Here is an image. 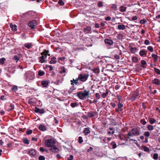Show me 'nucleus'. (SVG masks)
I'll return each mask as SVG.
<instances>
[{
    "instance_id": "e2e57ef3",
    "label": "nucleus",
    "mask_w": 160,
    "mask_h": 160,
    "mask_svg": "<svg viewBox=\"0 0 160 160\" xmlns=\"http://www.w3.org/2000/svg\"><path fill=\"white\" fill-rule=\"evenodd\" d=\"M60 83V80L59 79H58L56 81V82H55V83L57 84V85H59Z\"/></svg>"
},
{
    "instance_id": "ddd939ff",
    "label": "nucleus",
    "mask_w": 160,
    "mask_h": 160,
    "mask_svg": "<svg viewBox=\"0 0 160 160\" xmlns=\"http://www.w3.org/2000/svg\"><path fill=\"white\" fill-rule=\"evenodd\" d=\"M104 42L106 44H107L110 45H112L113 43L112 40L108 39H105Z\"/></svg>"
},
{
    "instance_id": "72a5a7b5",
    "label": "nucleus",
    "mask_w": 160,
    "mask_h": 160,
    "mask_svg": "<svg viewBox=\"0 0 160 160\" xmlns=\"http://www.w3.org/2000/svg\"><path fill=\"white\" fill-rule=\"evenodd\" d=\"M147 128L149 130L152 131L153 129V127L152 125H148L147 126Z\"/></svg>"
},
{
    "instance_id": "37998d69",
    "label": "nucleus",
    "mask_w": 160,
    "mask_h": 160,
    "mask_svg": "<svg viewBox=\"0 0 160 160\" xmlns=\"http://www.w3.org/2000/svg\"><path fill=\"white\" fill-rule=\"evenodd\" d=\"M144 135L147 137H149L150 135V132L148 131H146L144 133Z\"/></svg>"
},
{
    "instance_id": "79ce46f5",
    "label": "nucleus",
    "mask_w": 160,
    "mask_h": 160,
    "mask_svg": "<svg viewBox=\"0 0 160 160\" xmlns=\"http://www.w3.org/2000/svg\"><path fill=\"white\" fill-rule=\"evenodd\" d=\"M66 72V68L63 67H62L61 68V70L60 71V73H65Z\"/></svg>"
},
{
    "instance_id": "393cba45",
    "label": "nucleus",
    "mask_w": 160,
    "mask_h": 160,
    "mask_svg": "<svg viewBox=\"0 0 160 160\" xmlns=\"http://www.w3.org/2000/svg\"><path fill=\"white\" fill-rule=\"evenodd\" d=\"M141 63L142 64V67L143 68H146V67L145 65L147 64L146 62L144 60H142Z\"/></svg>"
},
{
    "instance_id": "9d476101",
    "label": "nucleus",
    "mask_w": 160,
    "mask_h": 160,
    "mask_svg": "<svg viewBox=\"0 0 160 160\" xmlns=\"http://www.w3.org/2000/svg\"><path fill=\"white\" fill-rule=\"evenodd\" d=\"M83 31L85 34L91 33L90 32L91 31V28L89 26H87L83 29Z\"/></svg>"
},
{
    "instance_id": "bb28decb",
    "label": "nucleus",
    "mask_w": 160,
    "mask_h": 160,
    "mask_svg": "<svg viewBox=\"0 0 160 160\" xmlns=\"http://www.w3.org/2000/svg\"><path fill=\"white\" fill-rule=\"evenodd\" d=\"M24 46L25 47L29 49L31 47H32V44L31 43H26L24 44Z\"/></svg>"
},
{
    "instance_id": "774afa93",
    "label": "nucleus",
    "mask_w": 160,
    "mask_h": 160,
    "mask_svg": "<svg viewBox=\"0 0 160 160\" xmlns=\"http://www.w3.org/2000/svg\"><path fill=\"white\" fill-rule=\"evenodd\" d=\"M26 36V34L24 33H23L22 34H21V36L22 37V38L23 39L24 38V39H25L26 38H25Z\"/></svg>"
},
{
    "instance_id": "f03ea898",
    "label": "nucleus",
    "mask_w": 160,
    "mask_h": 160,
    "mask_svg": "<svg viewBox=\"0 0 160 160\" xmlns=\"http://www.w3.org/2000/svg\"><path fill=\"white\" fill-rule=\"evenodd\" d=\"M55 142L52 139H48L45 141V145L48 147H52L55 145Z\"/></svg>"
},
{
    "instance_id": "b1692460",
    "label": "nucleus",
    "mask_w": 160,
    "mask_h": 160,
    "mask_svg": "<svg viewBox=\"0 0 160 160\" xmlns=\"http://www.w3.org/2000/svg\"><path fill=\"white\" fill-rule=\"evenodd\" d=\"M118 107L119 109V110L120 111H122V108L123 106V105L122 104L120 103L119 102L118 104Z\"/></svg>"
},
{
    "instance_id": "052dcab7",
    "label": "nucleus",
    "mask_w": 160,
    "mask_h": 160,
    "mask_svg": "<svg viewBox=\"0 0 160 160\" xmlns=\"http://www.w3.org/2000/svg\"><path fill=\"white\" fill-rule=\"evenodd\" d=\"M98 6L99 7H102L103 6V4L102 2H99L98 3Z\"/></svg>"
},
{
    "instance_id": "0eeeda50",
    "label": "nucleus",
    "mask_w": 160,
    "mask_h": 160,
    "mask_svg": "<svg viewBox=\"0 0 160 160\" xmlns=\"http://www.w3.org/2000/svg\"><path fill=\"white\" fill-rule=\"evenodd\" d=\"M35 112L36 113H38L40 114L44 113L45 111L44 109L43 108L40 109L37 107L35 108V110H34Z\"/></svg>"
},
{
    "instance_id": "6ab92c4d",
    "label": "nucleus",
    "mask_w": 160,
    "mask_h": 160,
    "mask_svg": "<svg viewBox=\"0 0 160 160\" xmlns=\"http://www.w3.org/2000/svg\"><path fill=\"white\" fill-rule=\"evenodd\" d=\"M79 80L78 79V78H77L76 79L74 80V79H73V80H71V84L72 85H74V84H78V81Z\"/></svg>"
},
{
    "instance_id": "c9c22d12",
    "label": "nucleus",
    "mask_w": 160,
    "mask_h": 160,
    "mask_svg": "<svg viewBox=\"0 0 160 160\" xmlns=\"http://www.w3.org/2000/svg\"><path fill=\"white\" fill-rule=\"evenodd\" d=\"M147 22V20L145 19H143L140 20L139 22L142 24H145Z\"/></svg>"
},
{
    "instance_id": "4d7b16f0",
    "label": "nucleus",
    "mask_w": 160,
    "mask_h": 160,
    "mask_svg": "<svg viewBox=\"0 0 160 160\" xmlns=\"http://www.w3.org/2000/svg\"><path fill=\"white\" fill-rule=\"evenodd\" d=\"M144 43L146 45H148L150 44L149 41L147 39H146L145 40Z\"/></svg>"
},
{
    "instance_id": "2f4dec72",
    "label": "nucleus",
    "mask_w": 160,
    "mask_h": 160,
    "mask_svg": "<svg viewBox=\"0 0 160 160\" xmlns=\"http://www.w3.org/2000/svg\"><path fill=\"white\" fill-rule=\"evenodd\" d=\"M126 7L122 6L120 7V11L121 12H124L126 11Z\"/></svg>"
},
{
    "instance_id": "a19ab883",
    "label": "nucleus",
    "mask_w": 160,
    "mask_h": 160,
    "mask_svg": "<svg viewBox=\"0 0 160 160\" xmlns=\"http://www.w3.org/2000/svg\"><path fill=\"white\" fill-rule=\"evenodd\" d=\"M78 141L79 143L81 144L83 142V140L82 137L80 136L78 137Z\"/></svg>"
},
{
    "instance_id": "39448f33",
    "label": "nucleus",
    "mask_w": 160,
    "mask_h": 160,
    "mask_svg": "<svg viewBox=\"0 0 160 160\" xmlns=\"http://www.w3.org/2000/svg\"><path fill=\"white\" fill-rule=\"evenodd\" d=\"M132 134L134 136H137L140 135L139 130L137 128H134L132 129Z\"/></svg>"
},
{
    "instance_id": "e433bc0d",
    "label": "nucleus",
    "mask_w": 160,
    "mask_h": 160,
    "mask_svg": "<svg viewBox=\"0 0 160 160\" xmlns=\"http://www.w3.org/2000/svg\"><path fill=\"white\" fill-rule=\"evenodd\" d=\"M93 71L94 73H98L100 72L99 69L98 68H96L93 69Z\"/></svg>"
},
{
    "instance_id": "680f3d73",
    "label": "nucleus",
    "mask_w": 160,
    "mask_h": 160,
    "mask_svg": "<svg viewBox=\"0 0 160 160\" xmlns=\"http://www.w3.org/2000/svg\"><path fill=\"white\" fill-rule=\"evenodd\" d=\"M137 17L136 16H134L131 18V19L132 20H137Z\"/></svg>"
},
{
    "instance_id": "f704fd0d",
    "label": "nucleus",
    "mask_w": 160,
    "mask_h": 160,
    "mask_svg": "<svg viewBox=\"0 0 160 160\" xmlns=\"http://www.w3.org/2000/svg\"><path fill=\"white\" fill-rule=\"evenodd\" d=\"M142 148L143 149L144 151L145 152H149V149L146 146H143Z\"/></svg>"
},
{
    "instance_id": "423d86ee",
    "label": "nucleus",
    "mask_w": 160,
    "mask_h": 160,
    "mask_svg": "<svg viewBox=\"0 0 160 160\" xmlns=\"http://www.w3.org/2000/svg\"><path fill=\"white\" fill-rule=\"evenodd\" d=\"M28 154L32 158H34L36 154V152L35 149H32L28 151Z\"/></svg>"
},
{
    "instance_id": "69168bd1",
    "label": "nucleus",
    "mask_w": 160,
    "mask_h": 160,
    "mask_svg": "<svg viewBox=\"0 0 160 160\" xmlns=\"http://www.w3.org/2000/svg\"><path fill=\"white\" fill-rule=\"evenodd\" d=\"M111 19V18L110 17H107L105 18V20L107 21H109Z\"/></svg>"
},
{
    "instance_id": "4c0bfd02",
    "label": "nucleus",
    "mask_w": 160,
    "mask_h": 160,
    "mask_svg": "<svg viewBox=\"0 0 160 160\" xmlns=\"http://www.w3.org/2000/svg\"><path fill=\"white\" fill-rule=\"evenodd\" d=\"M32 131L31 130H30L29 129H28L26 132V133L27 135H30L32 133Z\"/></svg>"
},
{
    "instance_id": "4be33fe9",
    "label": "nucleus",
    "mask_w": 160,
    "mask_h": 160,
    "mask_svg": "<svg viewBox=\"0 0 160 160\" xmlns=\"http://www.w3.org/2000/svg\"><path fill=\"white\" fill-rule=\"evenodd\" d=\"M152 57L153 59V61L155 62H156L158 59V56L156 54H152Z\"/></svg>"
},
{
    "instance_id": "5701e85b",
    "label": "nucleus",
    "mask_w": 160,
    "mask_h": 160,
    "mask_svg": "<svg viewBox=\"0 0 160 160\" xmlns=\"http://www.w3.org/2000/svg\"><path fill=\"white\" fill-rule=\"evenodd\" d=\"M118 28L119 30H125L126 28L125 26L123 24L118 25Z\"/></svg>"
},
{
    "instance_id": "6e6d98bb",
    "label": "nucleus",
    "mask_w": 160,
    "mask_h": 160,
    "mask_svg": "<svg viewBox=\"0 0 160 160\" xmlns=\"http://www.w3.org/2000/svg\"><path fill=\"white\" fill-rule=\"evenodd\" d=\"M95 97L97 99H98L100 98V95L98 93H97L95 94Z\"/></svg>"
},
{
    "instance_id": "20e7f679",
    "label": "nucleus",
    "mask_w": 160,
    "mask_h": 160,
    "mask_svg": "<svg viewBox=\"0 0 160 160\" xmlns=\"http://www.w3.org/2000/svg\"><path fill=\"white\" fill-rule=\"evenodd\" d=\"M88 75L81 74L79 75L78 78L79 80H80L81 81L84 82L88 79Z\"/></svg>"
},
{
    "instance_id": "473e14b6",
    "label": "nucleus",
    "mask_w": 160,
    "mask_h": 160,
    "mask_svg": "<svg viewBox=\"0 0 160 160\" xmlns=\"http://www.w3.org/2000/svg\"><path fill=\"white\" fill-rule=\"evenodd\" d=\"M45 74V72L43 71H42L41 70H39L38 72V75L39 76H42Z\"/></svg>"
},
{
    "instance_id": "f3484780",
    "label": "nucleus",
    "mask_w": 160,
    "mask_h": 160,
    "mask_svg": "<svg viewBox=\"0 0 160 160\" xmlns=\"http://www.w3.org/2000/svg\"><path fill=\"white\" fill-rule=\"evenodd\" d=\"M38 128L40 130L42 131H44L46 130V128L45 126L43 125H40Z\"/></svg>"
},
{
    "instance_id": "1a4fd4ad",
    "label": "nucleus",
    "mask_w": 160,
    "mask_h": 160,
    "mask_svg": "<svg viewBox=\"0 0 160 160\" xmlns=\"http://www.w3.org/2000/svg\"><path fill=\"white\" fill-rule=\"evenodd\" d=\"M36 22L35 20H33L32 21L30 22L28 24V25L29 27L31 28V29H34L36 25Z\"/></svg>"
},
{
    "instance_id": "f8f14e48",
    "label": "nucleus",
    "mask_w": 160,
    "mask_h": 160,
    "mask_svg": "<svg viewBox=\"0 0 160 160\" xmlns=\"http://www.w3.org/2000/svg\"><path fill=\"white\" fill-rule=\"evenodd\" d=\"M49 52L48 51H47L45 50L43 52L41 53V54L42 55V57H44V59L45 60L47 58V56L48 54V53Z\"/></svg>"
},
{
    "instance_id": "2eb2a0df",
    "label": "nucleus",
    "mask_w": 160,
    "mask_h": 160,
    "mask_svg": "<svg viewBox=\"0 0 160 160\" xmlns=\"http://www.w3.org/2000/svg\"><path fill=\"white\" fill-rule=\"evenodd\" d=\"M83 132L85 135H87L90 133L91 131L90 130L89 128H86L84 129Z\"/></svg>"
},
{
    "instance_id": "58836bf2",
    "label": "nucleus",
    "mask_w": 160,
    "mask_h": 160,
    "mask_svg": "<svg viewBox=\"0 0 160 160\" xmlns=\"http://www.w3.org/2000/svg\"><path fill=\"white\" fill-rule=\"evenodd\" d=\"M12 90L13 92H15L18 89V87L16 86H14L12 88Z\"/></svg>"
},
{
    "instance_id": "f257e3e1",
    "label": "nucleus",
    "mask_w": 160,
    "mask_h": 160,
    "mask_svg": "<svg viewBox=\"0 0 160 160\" xmlns=\"http://www.w3.org/2000/svg\"><path fill=\"white\" fill-rule=\"evenodd\" d=\"M89 91L85 89L83 91H80L77 93V96L81 100H83L86 97L89 98Z\"/></svg>"
},
{
    "instance_id": "ea45409f",
    "label": "nucleus",
    "mask_w": 160,
    "mask_h": 160,
    "mask_svg": "<svg viewBox=\"0 0 160 160\" xmlns=\"http://www.w3.org/2000/svg\"><path fill=\"white\" fill-rule=\"evenodd\" d=\"M155 72L158 74H160V70L156 68H154Z\"/></svg>"
},
{
    "instance_id": "8fccbe9b",
    "label": "nucleus",
    "mask_w": 160,
    "mask_h": 160,
    "mask_svg": "<svg viewBox=\"0 0 160 160\" xmlns=\"http://www.w3.org/2000/svg\"><path fill=\"white\" fill-rule=\"evenodd\" d=\"M13 60H15L16 61V62H17L18 61H19L20 59V58L17 55L14 56L13 58Z\"/></svg>"
},
{
    "instance_id": "bf43d9fd",
    "label": "nucleus",
    "mask_w": 160,
    "mask_h": 160,
    "mask_svg": "<svg viewBox=\"0 0 160 160\" xmlns=\"http://www.w3.org/2000/svg\"><path fill=\"white\" fill-rule=\"evenodd\" d=\"M137 50V48H132L131 49V51L132 53L135 52Z\"/></svg>"
},
{
    "instance_id": "de8ad7c7",
    "label": "nucleus",
    "mask_w": 160,
    "mask_h": 160,
    "mask_svg": "<svg viewBox=\"0 0 160 160\" xmlns=\"http://www.w3.org/2000/svg\"><path fill=\"white\" fill-rule=\"evenodd\" d=\"M138 96V94H134L132 96V98L133 100H135Z\"/></svg>"
},
{
    "instance_id": "aec40b11",
    "label": "nucleus",
    "mask_w": 160,
    "mask_h": 160,
    "mask_svg": "<svg viewBox=\"0 0 160 160\" xmlns=\"http://www.w3.org/2000/svg\"><path fill=\"white\" fill-rule=\"evenodd\" d=\"M109 93L108 90H106L105 92L103 93L101 95V96L103 98H106V96L108 95Z\"/></svg>"
},
{
    "instance_id": "49530a36",
    "label": "nucleus",
    "mask_w": 160,
    "mask_h": 160,
    "mask_svg": "<svg viewBox=\"0 0 160 160\" xmlns=\"http://www.w3.org/2000/svg\"><path fill=\"white\" fill-rule=\"evenodd\" d=\"M77 105V103L76 102L72 103L70 104L72 108H75Z\"/></svg>"
},
{
    "instance_id": "a878e982",
    "label": "nucleus",
    "mask_w": 160,
    "mask_h": 160,
    "mask_svg": "<svg viewBox=\"0 0 160 160\" xmlns=\"http://www.w3.org/2000/svg\"><path fill=\"white\" fill-rule=\"evenodd\" d=\"M149 122L151 124H153L156 122V120L154 118H148Z\"/></svg>"
},
{
    "instance_id": "c03bdc74",
    "label": "nucleus",
    "mask_w": 160,
    "mask_h": 160,
    "mask_svg": "<svg viewBox=\"0 0 160 160\" xmlns=\"http://www.w3.org/2000/svg\"><path fill=\"white\" fill-rule=\"evenodd\" d=\"M158 158V155L157 153H154L153 155V158L154 160H157Z\"/></svg>"
},
{
    "instance_id": "3c124183",
    "label": "nucleus",
    "mask_w": 160,
    "mask_h": 160,
    "mask_svg": "<svg viewBox=\"0 0 160 160\" xmlns=\"http://www.w3.org/2000/svg\"><path fill=\"white\" fill-rule=\"evenodd\" d=\"M140 122L143 125H145L147 123V122L144 119H141L140 121Z\"/></svg>"
},
{
    "instance_id": "a18cd8bd",
    "label": "nucleus",
    "mask_w": 160,
    "mask_h": 160,
    "mask_svg": "<svg viewBox=\"0 0 160 160\" xmlns=\"http://www.w3.org/2000/svg\"><path fill=\"white\" fill-rule=\"evenodd\" d=\"M111 8L114 9L115 10H117L118 9H117V5L116 4H112Z\"/></svg>"
},
{
    "instance_id": "603ef678",
    "label": "nucleus",
    "mask_w": 160,
    "mask_h": 160,
    "mask_svg": "<svg viewBox=\"0 0 160 160\" xmlns=\"http://www.w3.org/2000/svg\"><path fill=\"white\" fill-rule=\"evenodd\" d=\"M58 3L61 6H63L64 4V3L62 0H59L58 1Z\"/></svg>"
},
{
    "instance_id": "338daca9",
    "label": "nucleus",
    "mask_w": 160,
    "mask_h": 160,
    "mask_svg": "<svg viewBox=\"0 0 160 160\" xmlns=\"http://www.w3.org/2000/svg\"><path fill=\"white\" fill-rule=\"evenodd\" d=\"M73 156L72 155H70L69 158H68L67 160H72L73 159Z\"/></svg>"
},
{
    "instance_id": "412c9836",
    "label": "nucleus",
    "mask_w": 160,
    "mask_h": 160,
    "mask_svg": "<svg viewBox=\"0 0 160 160\" xmlns=\"http://www.w3.org/2000/svg\"><path fill=\"white\" fill-rule=\"evenodd\" d=\"M146 54L147 52L143 50H141L139 52V54L141 56H146Z\"/></svg>"
},
{
    "instance_id": "cd10ccee",
    "label": "nucleus",
    "mask_w": 160,
    "mask_h": 160,
    "mask_svg": "<svg viewBox=\"0 0 160 160\" xmlns=\"http://www.w3.org/2000/svg\"><path fill=\"white\" fill-rule=\"evenodd\" d=\"M39 62L41 63H43L45 62L43 57H40L39 58Z\"/></svg>"
},
{
    "instance_id": "09e8293b",
    "label": "nucleus",
    "mask_w": 160,
    "mask_h": 160,
    "mask_svg": "<svg viewBox=\"0 0 160 160\" xmlns=\"http://www.w3.org/2000/svg\"><path fill=\"white\" fill-rule=\"evenodd\" d=\"M147 49L148 50L151 52H153V47L151 46H148L147 48Z\"/></svg>"
},
{
    "instance_id": "6e6552de",
    "label": "nucleus",
    "mask_w": 160,
    "mask_h": 160,
    "mask_svg": "<svg viewBox=\"0 0 160 160\" xmlns=\"http://www.w3.org/2000/svg\"><path fill=\"white\" fill-rule=\"evenodd\" d=\"M98 114V112L96 111H92L88 112L87 113L88 117L89 118L95 117Z\"/></svg>"
},
{
    "instance_id": "7ed1b4c3",
    "label": "nucleus",
    "mask_w": 160,
    "mask_h": 160,
    "mask_svg": "<svg viewBox=\"0 0 160 160\" xmlns=\"http://www.w3.org/2000/svg\"><path fill=\"white\" fill-rule=\"evenodd\" d=\"M5 109L8 111L13 110L14 108V106L13 104L6 103L5 105Z\"/></svg>"
},
{
    "instance_id": "a211bd4d",
    "label": "nucleus",
    "mask_w": 160,
    "mask_h": 160,
    "mask_svg": "<svg viewBox=\"0 0 160 160\" xmlns=\"http://www.w3.org/2000/svg\"><path fill=\"white\" fill-rule=\"evenodd\" d=\"M10 28H11V29L15 31L17 30V26L15 24L13 25L12 23H11L10 24Z\"/></svg>"
},
{
    "instance_id": "c85d7f7f",
    "label": "nucleus",
    "mask_w": 160,
    "mask_h": 160,
    "mask_svg": "<svg viewBox=\"0 0 160 160\" xmlns=\"http://www.w3.org/2000/svg\"><path fill=\"white\" fill-rule=\"evenodd\" d=\"M23 142L25 144H28L29 143L30 141L27 138H24L23 139Z\"/></svg>"
},
{
    "instance_id": "c756f323",
    "label": "nucleus",
    "mask_w": 160,
    "mask_h": 160,
    "mask_svg": "<svg viewBox=\"0 0 160 160\" xmlns=\"http://www.w3.org/2000/svg\"><path fill=\"white\" fill-rule=\"evenodd\" d=\"M111 145L112 146V148L115 149L117 148V146L116 143L114 142L111 143Z\"/></svg>"
},
{
    "instance_id": "dca6fc26",
    "label": "nucleus",
    "mask_w": 160,
    "mask_h": 160,
    "mask_svg": "<svg viewBox=\"0 0 160 160\" xmlns=\"http://www.w3.org/2000/svg\"><path fill=\"white\" fill-rule=\"evenodd\" d=\"M159 79L157 78H155L152 80V82L153 84H155L157 86H159Z\"/></svg>"
},
{
    "instance_id": "7c9ffc66",
    "label": "nucleus",
    "mask_w": 160,
    "mask_h": 160,
    "mask_svg": "<svg viewBox=\"0 0 160 160\" xmlns=\"http://www.w3.org/2000/svg\"><path fill=\"white\" fill-rule=\"evenodd\" d=\"M6 58H2L0 59V64H3L4 63V62L6 61Z\"/></svg>"
},
{
    "instance_id": "864d4df0",
    "label": "nucleus",
    "mask_w": 160,
    "mask_h": 160,
    "mask_svg": "<svg viewBox=\"0 0 160 160\" xmlns=\"http://www.w3.org/2000/svg\"><path fill=\"white\" fill-rule=\"evenodd\" d=\"M132 61L133 62H136L138 61V59L136 57H133L132 58Z\"/></svg>"
},
{
    "instance_id": "9b49d317",
    "label": "nucleus",
    "mask_w": 160,
    "mask_h": 160,
    "mask_svg": "<svg viewBox=\"0 0 160 160\" xmlns=\"http://www.w3.org/2000/svg\"><path fill=\"white\" fill-rule=\"evenodd\" d=\"M50 150L54 152H57L59 151V149L57 148L55 145L51 147Z\"/></svg>"
},
{
    "instance_id": "0e129e2a",
    "label": "nucleus",
    "mask_w": 160,
    "mask_h": 160,
    "mask_svg": "<svg viewBox=\"0 0 160 160\" xmlns=\"http://www.w3.org/2000/svg\"><path fill=\"white\" fill-rule=\"evenodd\" d=\"M110 104L111 106H112L113 108H115L116 106V105L113 102H111Z\"/></svg>"
},
{
    "instance_id": "5fc2aeb1",
    "label": "nucleus",
    "mask_w": 160,
    "mask_h": 160,
    "mask_svg": "<svg viewBox=\"0 0 160 160\" xmlns=\"http://www.w3.org/2000/svg\"><path fill=\"white\" fill-rule=\"evenodd\" d=\"M46 67H49V70L50 71H52L53 69V67L51 65H46Z\"/></svg>"
},
{
    "instance_id": "4468645a",
    "label": "nucleus",
    "mask_w": 160,
    "mask_h": 160,
    "mask_svg": "<svg viewBox=\"0 0 160 160\" xmlns=\"http://www.w3.org/2000/svg\"><path fill=\"white\" fill-rule=\"evenodd\" d=\"M41 84L43 87H46L48 84V82L47 81H42L41 82Z\"/></svg>"
},
{
    "instance_id": "13d9d810",
    "label": "nucleus",
    "mask_w": 160,
    "mask_h": 160,
    "mask_svg": "<svg viewBox=\"0 0 160 160\" xmlns=\"http://www.w3.org/2000/svg\"><path fill=\"white\" fill-rule=\"evenodd\" d=\"M39 160H45V158L43 156H40L39 157Z\"/></svg>"
}]
</instances>
